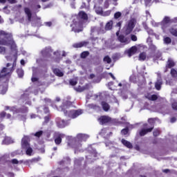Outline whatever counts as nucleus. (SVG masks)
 Listing matches in <instances>:
<instances>
[{
    "instance_id": "nucleus-1",
    "label": "nucleus",
    "mask_w": 177,
    "mask_h": 177,
    "mask_svg": "<svg viewBox=\"0 0 177 177\" xmlns=\"http://www.w3.org/2000/svg\"><path fill=\"white\" fill-rule=\"evenodd\" d=\"M0 45L9 46L12 55L11 57L6 56V57L7 60H12L13 62L12 65L8 63L7 64L6 68L2 69L0 73V78H2V77H6V75L10 74L13 71V67L16 66V60H17V46L15 40L12 38V35L3 30H0Z\"/></svg>"
},
{
    "instance_id": "nucleus-2",
    "label": "nucleus",
    "mask_w": 177,
    "mask_h": 177,
    "mask_svg": "<svg viewBox=\"0 0 177 177\" xmlns=\"http://www.w3.org/2000/svg\"><path fill=\"white\" fill-rule=\"evenodd\" d=\"M172 23H177V17L171 19V18L166 17L164 18L161 24L152 22V25L154 26V27H159V26H161L163 32L168 34V31H169L170 34L174 35V37H177V30L175 28L176 26L169 28V26H171Z\"/></svg>"
},
{
    "instance_id": "nucleus-3",
    "label": "nucleus",
    "mask_w": 177,
    "mask_h": 177,
    "mask_svg": "<svg viewBox=\"0 0 177 177\" xmlns=\"http://www.w3.org/2000/svg\"><path fill=\"white\" fill-rule=\"evenodd\" d=\"M68 106H71V102L66 101V102H64L63 107H60L59 110L61 109L62 111H64L65 115L66 117H69V118H77V117H79V115H81L84 112L81 109L78 110H73L70 111L68 109L66 110L64 109H67Z\"/></svg>"
},
{
    "instance_id": "nucleus-4",
    "label": "nucleus",
    "mask_w": 177,
    "mask_h": 177,
    "mask_svg": "<svg viewBox=\"0 0 177 177\" xmlns=\"http://www.w3.org/2000/svg\"><path fill=\"white\" fill-rule=\"evenodd\" d=\"M79 19H81L80 21H73V24L71 25L72 31L75 32H80L82 31V24H84V20H88V15L85 12L81 11L79 12Z\"/></svg>"
},
{
    "instance_id": "nucleus-5",
    "label": "nucleus",
    "mask_w": 177,
    "mask_h": 177,
    "mask_svg": "<svg viewBox=\"0 0 177 177\" xmlns=\"http://www.w3.org/2000/svg\"><path fill=\"white\" fill-rule=\"evenodd\" d=\"M89 136L86 134L79 133L76 138L72 139V141L68 142V146L73 147V149H80L82 145V142H85L86 139H88Z\"/></svg>"
},
{
    "instance_id": "nucleus-6",
    "label": "nucleus",
    "mask_w": 177,
    "mask_h": 177,
    "mask_svg": "<svg viewBox=\"0 0 177 177\" xmlns=\"http://www.w3.org/2000/svg\"><path fill=\"white\" fill-rule=\"evenodd\" d=\"M22 149H25L26 156H32V148L30 147L28 143V136H24L21 141Z\"/></svg>"
},
{
    "instance_id": "nucleus-7",
    "label": "nucleus",
    "mask_w": 177,
    "mask_h": 177,
    "mask_svg": "<svg viewBox=\"0 0 177 177\" xmlns=\"http://www.w3.org/2000/svg\"><path fill=\"white\" fill-rule=\"evenodd\" d=\"M136 24V19H131L129 21H128L126 26L124 27V31L125 34H131L132 32V30L133 28H135V26Z\"/></svg>"
},
{
    "instance_id": "nucleus-8",
    "label": "nucleus",
    "mask_w": 177,
    "mask_h": 177,
    "mask_svg": "<svg viewBox=\"0 0 177 177\" xmlns=\"http://www.w3.org/2000/svg\"><path fill=\"white\" fill-rule=\"evenodd\" d=\"M66 138V139H70V137H67L64 133L60 132H55L54 135L55 142L57 145H60L62 143V140Z\"/></svg>"
},
{
    "instance_id": "nucleus-9",
    "label": "nucleus",
    "mask_w": 177,
    "mask_h": 177,
    "mask_svg": "<svg viewBox=\"0 0 177 177\" xmlns=\"http://www.w3.org/2000/svg\"><path fill=\"white\" fill-rule=\"evenodd\" d=\"M56 122L58 128H64L68 124V122H66L64 120H62L60 118H57L56 120Z\"/></svg>"
},
{
    "instance_id": "nucleus-10",
    "label": "nucleus",
    "mask_w": 177,
    "mask_h": 177,
    "mask_svg": "<svg viewBox=\"0 0 177 177\" xmlns=\"http://www.w3.org/2000/svg\"><path fill=\"white\" fill-rule=\"evenodd\" d=\"M137 50L138 48H136V46H133L129 50H127L124 53L125 55H127L129 57H131V56H133V55L136 53Z\"/></svg>"
},
{
    "instance_id": "nucleus-11",
    "label": "nucleus",
    "mask_w": 177,
    "mask_h": 177,
    "mask_svg": "<svg viewBox=\"0 0 177 177\" xmlns=\"http://www.w3.org/2000/svg\"><path fill=\"white\" fill-rule=\"evenodd\" d=\"M98 121L101 125H103V124H107V122H110L111 121V118L109 116H101Z\"/></svg>"
},
{
    "instance_id": "nucleus-12",
    "label": "nucleus",
    "mask_w": 177,
    "mask_h": 177,
    "mask_svg": "<svg viewBox=\"0 0 177 177\" xmlns=\"http://www.w3.org/2000/svg\"><path fill=\"white\" fill-rule=\"evenodd\" d=\"M52 52V48H46V49L41 50V56L42 57H48L50 56V53Z\"/></svg>"
},
{
    "instance_id": "nucleus-13",
    "label": "nucleus",
    "mask_w": 177,
    "mask_h": 177,
    "mask_svg": "<svg viewBox=\"0 0 177 177\" xmlns=\"http://www.w3.org/2000/svg\"><path fill=\"white\" fill-rule=\"evenodd\" d=\"M118 39L120 41V42H121L122 44H129V42H131V39L128 37H125L123 35H120L118 37Z\"/></svg>"
},
{
    "instance_id": "nucleus-14",
    "label": "nucleus",
    "mask_w": 177,
    "mask_h": 177,
    "mask_svg": "<svg viewBox=\"0 0 177 177\" xmlns=\"http://www.w3.org/2000/svg\"><path fill=\"white\" fill-rule=\"evenodd\" d=\"M15 140L12 139L10 137H6L5 139L3 140V145H10L13 143Z\"/></svg>"
},
{
    "instance_id": "nucleus-15",
    "label": "nucleus",
    "mask_w": 177,
    "mask_h": 177,
    "mask_svg": "<svg viewBox=\"0 0 177 177\" xmlns=\"http://www.w3.org/2000/svg\"><path fill=\"white\" fill-rule=\"evenodd\" d=\"M24 11L28 17V21H31V17L32 16V15L31 14V10L28 8H25Z\"/></svg>"
},
{
    "instance_id": "nucleus-16",
    "label": "nucleus",
    "mask_w": 177,
    "mask_h": 177,
    "mask_svg": "<svg viewBox=\"0 0 177 177\" xmlns=\"http://www.w3.org/2000/svg\"><path fill=\"white\" fill-rule=\"evenodd\" d=\"M86 89H88V85L86 86H78L75 87V90H76L77 92H84Z\"/></svg>"
},
{
    "instance_id": "nucleus-17",
    "label": "nucleus",
    "mask_w": 177,
    "mask_h": 177,
    "mask_svg": "<svg viewBox=\"0 0 177 177\" xmlns=\"http://www.w3.org/2000/svg\"><path fill=\"white\" fill-rule=\"evenodd\" d=\"M8 91V84H5L3 86H0V93L5 95Z\"/></svg>"
},
{
    "instance_id": "nucleus-18",
    "label": "nucleus",
    "mask_w": 177,
    "mask_h": 177,
    "mask_svg": "<svg viewBox=\"0 0 177 177\" xmlns=\"http://www.w3.org/2000/svg\"><path fill=\"white\" fill-rule=\"evenodd\" d=\"M53 73L55 75H57V77H63V75H64V73H63V71H62L59 68L54 69Z\"/></svg>"
},
{
    "instance_id": "nucleus-19",
    "label": "nucleus",
    "mask_w": 177,
    "mask_h": 177,
    "mask_svg": "<svg viewBox=\"0 0 177 177\" xmlns=\"http://www.w3.org/2000/svg\"><path fill=\"white\" fill-rule=\"evenodd\" d=\"M151 131H153V127H151L150 129H142L140 131V136H145V135H146V133H148V132H151Z\"/></svg>"
},
{
    "instance_id": "nucleus-20",
    "label": "nucleus",
    "mask_w": 177,
    "mask_h": 177,
    "mask_svg": "<svg viewBox=\"0 0 177 177\" xmlns=\"http://www.w3.org/2000/svg\"><path fill=\"white\" fill-rule=\"evenodd\" d=\"M161 85H162V80L161 79H158L155 84L156 89H157V91H160V89H161Z\"/></svg>"
},
{
    "instance_id": "nucleus-21",
    "label": "nucleus",
    "mask_w": 177,
    "mask_h": 177,
    "mask_svg": "<svg viewBox=\"0 0 177 177\" xmlns=\"http://www.w3.org/2000/svg\"><path fill=\"white\" fill-rule=\"evenodd\" d=\"M5 110L6 111H12L13 114H15V113H19V111H17L14 106L10 107L9 106H7L5 107Z\"/></svg>"
},
{
    "instance_id": "nucleus-22",
    "label": "nucleus",
    "mask_w": 177,
    "mask_h": 177,
    "mask_svg": "<svg viewBox=\"0 0 177 177\" xmlns=\"http://www.w3.org/2000/svg\"><path fill=\"white\" fill-rule=\"evenodd\" d=\"M87 44L88 43L85 42V41L75 44H73V48H82V46H86Z\"/></svg>"
},
{
    "instance_id": "nucleus-23",
    "label": "nucleus",
    "mask_w": 177,
    "mask_h": 177,
    "mask_svg": "<svg viewBox=\"0 0 177 177\" xmlns=\"http://www.w3.org/2000/svg\"><path fill=\"white\" fill-rule=\"evenodd\" d=\"M102 109L104 111H109L110 110V105L105 102H102Z\"/></svg>"
},
{
    "instance_id": "nucleus-24",
    "label": "nucleus",
    "mask_w": 177,
    "mask_h": 177,
    "mask_svg": "<svg viewBox=\"0 0 177 177\" xmlns=\"http://www.w3.org/2000/svg\"><path fill=\"white\" fill-rule=\"evenodd\" d=\"M122 145H124V146H126V147H128V149H132V144H131V142H128L127 140L122 139Z\"/></svg>"
},
{
    "instance_id": "nucleus-25",
    "label": "nucleus",
    "mask_w": 177,
    "mask_h": 177,
    "mask_svg": "<svg viewBox=\"0 0 177 177\" xmlns=\"http://www.w3.org/2000/svg\"><path fill=\"white\" fill-rule=\"evenodd\" d=\"M94 8L95 10V12L97 13V15H102L103 13V9L102 8V7L97 6H94Z\"/></svg>"
},
{
    "instance_id": "nucleus-26",
    "label": "nucleus",
    "mask_w": 177,
    "mask_h": 177,
    "mask_svg": "<svg viewBox=\"0 0 177 177\" xmlns=\"http://www.w3.org/2000/svg\"><path fill=\"white\" fill-rule=\"evenodd\" d=\"M145 97H147V99H149V100H157L158 99L157 95L151 94H148L145 96Z\"/></svg>"
},
{
    "instance_id": "nucleus-27",
    "label": "nucleus",
    "mask_w": 177,
    "mask_h": 177,
    "mask_svg": "<svg viewBox=\"0 0 177 177\" xmlns=\"http://www.w3.org/2000/svg\"><path fill=\"white\" fill-rule=\"evenodd\" d=\"M142 25H143V27L145 28V30H147V32H148V34H149V35H153V34H154V33L153 32V30L149 29V28H147V25H146V23L143 22V23H142Z\"/></svg>"
},
{
    "instance_id": "nucleus-28",
    "label": "nucleus",
    "mask_w": 177,
    "mask_h": 177,
    "mask_svg": "<svg viewBox=\"0 0 177 177\" xmlns=\"http://www.w3.org/2000/svg\"><path fill=\"white\" fill-rule=\"evenodd\" d=\"M112 28H113V21H110L106 24L105 30H111Z\"/></svg>"
},
{
    "instance_id": "nucleus-29",
    "label": "nucleus",
    "mask_w": 177,
    "mask_h": 177,
    "mask_svg": "<svg viewBox=\"0 0 177 177\" xmlns=\"http://www.w3.org/2000/svg\"><path fill=\"white\" fill-rule=\"evenodd\" d=\"M4 117H6V118H10V114L8 113L6 115V112L3 111L0 113V120H2Z\"/></svg>"
},
{
    "instance_id": "nucleus-30",
    "label": "nucleus",
    "mask_w": 177,
    "mask_h": 177,
    "mask_svg": "<svg viewBox=\"0 0 177 177\" xmlns=\"http://www.w3.org/2000/svg\"><path fill=\"white\" fill-rule=\"evenodd\" d=\"M175 66V62L171 59H169L167 62V67H169V68H171V67H174Z\"/></svg>"
},
{
    "instance_id": "nucleus-31",
    "label": "nucleus",
    "mask_w": 177,
    "mask_h": 177,
    "mask_svg": "<svg viewBox=\"0 0 177 177\" xmlns=\"http://www.w3.org/2000/svg\"><path fill=\"white\" fill-rule=\"evenodd\" d=\"M147 55H146V53H142L140 54V56H139V60L141 61V62H143L145 61V59H147Z\"/></svg>"
},
{
    "instance_id": "nucleus-32",
    "label": "nucleus",
    "mask_w": 177,
    "mask_h": 177,
    "mask_svg": "<svg viewBox=\"0 0 177 177\" xmlns=\"http://www.w3.org/2000/svg\"><path fill=\"white\" fill-rule=\"evenodd\" d=\"M106 133H109V130L106 129H103L102 131H101V133H100V135L102 136H104V138H109V136H106Z\"/></svg>"
},
{
    "instance_id": "nucleus-33",
    "label": "nucleus",
    "mask_w": 177,
    "mask_h": 177,
    "mask_svg": "<svg viewBox=\"0 0 177 177\" xmlns=\"http://www.w3.org/2000/svg\"><path fill=\"white\" fill-rule=\"evenodd\" d=\"M8 53V50L3 46H0V55H6Z\"/></svg>"
},
{
    "instance_id": "nucleus-34",
    "label": "nucleus",
    "mask_w": 177,
    "mask_h": 177,
    "mask_svg": "<svg viewBox=\"0 0 177 177\" xmlns=\"http://www.w3.org/2000/svg\"><path fill=\"white\" fill-rule=\"evenodd\" d=\"M11 162L12 163L13 165H18V164H21V162H23V161L20 160H17V159H12L11 160Z\"/></svg>"
},
{
    "instance_id": "nucleus-35",
    "label": "nucleus",
    "mask_w": 177,
    "mask_h": 177,
    "mask_svg": "<svg viewBox=\"0 0 177 177\" xmlns=\"http://www.w3.org/2000/svg\"><path fill=\"white\" fill-rule=\"evenodd\" d=\"M104 63H107L108 64H110L111 63V58L109 56H106L104 58Z\"/></svg>"
},
{
    "instance_id": "nucleus-36",
    "label": "nucleus",
    "mask_w": 177,
    "mask_h": 177,
    "mask_svg": "<svg viewBox=\"0 0 177 177\" xmlns=\"http://www.w3.org/2000/svg\"><path fill=\"white\" fill-rule=\"evenodd\" d=\"M17 73L20 78L24 75V72L23 71V69L20 68L17 71Z\"/></svg>"
},
{
    "instance_id": "nucleus-37",
    "label": "nucleus",
    "mask_w": 177,
    "mask_h": 177,
    "mask_svg": "<svg viewBox=\"0 0 177 177\" xmlns=\"http://www.w3.org/2000/svg\"><path fill=\"white\" fill-rule=\"evenodd\" d=\"M102 2H103V0H94L95 7L96 6H100Z\"/></svg>"
},
{
    "instance_id": "nucleus-38",
    "label": "nucleus",
    "mask_w": 177,
    "mask_h": 177,
    "mask_svg": "<svg viewBox=\"0 0 177 177\" xmlns=\"http://www.w3.org/2000/svg\"><path fill=\"white\" fill-rule=\"evenodd\" d=\"M88 55H89V53L88 51H84V52L82 53L81 57L82 59H85V57H86V56H88Z\"/></svg>"
},
{
    "instance_id": "nucleus-39",
    "label": "nucleus",
    "mask_w": 177,
    "mask_h": 177,
    "mask_svg": "<svg viewBox=\"0 0 177 177\" xmlns=\"http://www.w3.org/2000/svg\"><path fill=\"white\" fill-rule=\"evenodd\" d=\"M171 74L172 77H177V71L174 69V68H172L171 70Z\"/></svg>"
},
{
    "instance_id": "nucleus-40",
    "label": "nucleus",
    "mask_w": 177,
    "mask_h": 177,
    "mask_svg": "<svg viewBox=\"0 0 177 177\" xmlns=\"http://www.w3.org/2000/svg\"><path fill=\"white\" fill-rule=\"evenodd\" d=\"M70 84L72 86L76 85L77 84V78L71 80Z\"/></svg>"
},
{
    "instance_id": "nucleus-41",
    "label": "nucleus",
    "mask_w": 177,
    "mask_h": 177,
    "mask_svg": "<svg viewBox=\"0 0 177 177\" xmlns=\"http://www.w3.org/2000/svg\"><path fill=\"white\" fill-rule=\"evenodd\" d=\"M164 42L165 44H171V38L169 37H165L164 38Z\"/></svg>"
},
{
    "instance_id": "nucleus-42",
    "label": "nucleus",
    "mask_w": 177,
    "mask_h": 177,
    "mask_svg": "<svg viewBox=\"0 0 177 177\" xmlns=\"http://www.w3.org/2000/svg\"><path fill=\"white\" fill-rule=\"evenodd\" d=\"M149 49H151V50H156V49H157V48L154 46V44L150 43L149 44Z\"/></svg>"
},
{
    "instance_id": "nucleus-43",
    "label": "nucleus",
    "mask_w": 177,
    "mask_h": 177,
    "mask_svg": "<svg viewBox=\"0 0 177 177\" xmlns=\"http://www.w3.org/2000/svg\"><path fill=\"white\" fill-rule=\"evenodd\" d=\"M114 17H115V19H119V17H121V12H118L115 13Z\"/></svg>"
},
{
    "instance_id": "nucleus-44",
    "label": "nucleus",
    "mask_w": 177,
    "mask_h": 177,
    "mask_svg": "<svg viewBox=\"0 0 177 177\" xmlns=\"http://www.w3.org/2000/svg\"><path fill=\"white\" fill-rule=\"evenodd\" d=\"M111 13V10H108L105 12H102V16H110V14Z\"/></svg>"
},
{
    "instance_id": "nucleus-45",
    "label": "nucleus",
    "mask_w": 177,
    "mask_h": 177,
    "mask_svg": "<svg viewBox=\"0 0 177 177\" xmlns=\"http://www.w3.org/2000/svg\"><path fill=\"white\" fill-rule=\"evenodd\" d=\"M122 135H127L128 134V129H124L121 131Z\"/></svg>"
},
{
    "instance_id": "nucleus-46",
    "label": "nucleus",
    "mask_w": 177,
    "mask_h": 177,
    "mask_svg": "<svg viewBox=\"0 0 177 177\" xmlns=\"http://www.w3.org/2000/svg\"><path fill=\"white\" fill-rule=\"evenodd\" d=\"M110 2H111V0H106L104 2V8H109Z\"/></svg>"
},
{
    "instance_id": "nucleus-47",
    "label": "nucleus",
    "mask_w": 177,
    "mask_h": 177,
    "mask_svg": "<svg viewBox=\"0 0 177 177\" xmlns=\"http://www.w3.org/2000/svg\"><path fill=\"white\" fill-rule=\"evenodd\" d=\"M171 106L174 110H177V102H173Z\"/></svg>"
},
{
    "instance_id": "nucleus-48",
    "label": "nucleus",
    "mask_w": 177,
    "mask_h": 177,
    "mask_svg": "<svg viewBox=\"0 0 177 177\" xmlns=\"http://www.w3.org/2000/svg\"><path fill=\"white\" fill-rule=\"evenodd\" d=\"M44 132L42 131H38L35 134V136H37V138H39V136H41V135H42Z\"/></svg>"
},
{
    "instance_id": "nucleus-49",
    "label": "nucleus",
    "mask_w": 177,
    "mask_h": 177,
    "mask_svg": "<svg viewBox=\"0 0 177 177\" xmlns=\"http://www.w3.org/2000/svg\"><path fill=\"white\" fill-rule=\"evenodd\" d=\"M131 41H138V37L135 35H131Z\"/></svg>"
},
{
    "instance_id": "nucleus-50",
    "label": "nucleus",
    "mask_w": 177,
    "mask_h": 177,
    "mask_svg": "<svg viewBox=\"0 0 177 177\" xmlns=\"http://www.w3.org/2000/svg\"><path fill=\"white\" fill-rule=\"evenodd\" d=\"M158 135H160V131H158V130H155V131H153V136H158Z\"/></svg>"
},
{
    "instance_id": "nucleus-51",
    "label": "nucleus",
    "mask_w": 177,
    "mask_h": 177,
    "mask_svg": "<svg viewBox=\"0 0 177 177\" xmlns=\"http://www.w3.org/2000/svg\"><path fill=\"white\" fill-rule=\"evenodd\" d=\"M22 55H24V56H29V54L24 50H21Z\"/></svg>"
},
{
    "instance_id": "nucleus-52",
    "label": "nucleus",
    "mask_w": 177,
    "mask_h": 177,
    "mask_svg": "<svg viewBox=\"0 0 177 177\" xmlns=\"http://www.w3.org/2000/svg\"><path fill=\"white\" fill-rule=\"evenodd\" d=\"M45 24L47 27H50L52 26V22H46Z\"/></svg>"
},
{
    "instance_id": "nucleus-53",
    "label": "nucleus",
    "mask_w": 177,
    "mask_h": 177,
    "mask_svg": "<svg viewBox=\"0 0 177 177\" xmlns=\"http://www.w3.org/2000/svg\"><path fill=\"white\" fill-rule=\"evenodd\" d=\"M37 80H38V79H37V77H34V73H33V76H32V82H35V81H37Z\"/></svg>"
},
{
    "instance_id": "nucleus-54",
    "label": "nucleus",
    "mask_w": 177,
    "mask_h": 177,
    "mask_svg": "<svg viewBox=\"0 0 177 177\" xmlns=\"http://www.w3.org/2000/svg\"><path fill=\"white\" fill-rule=\"evenodd\" d=\"M155 2H162V3H165V0H154Z\"/></svg>"
},
{
    "instance_id": "nucleus-55",
    "label": "nucleus",
    "mask_w": 177,
    "mask_h": 177,
    "mask_svg": "<svg viewBox=\"0 0 177 177\" xmlns=\"http://www.w3.org/2000/svg\"><path fill=\"white\" fill-rule=\"evenodd\" d=\"M145 5L147 6L150 2H151V0H145Z\"/></svg>"
},
{
    "instance_id": "nucleus-56",
    "label": "nucleus",
    "mask_w": 177,
    "mask_h": 177,
    "mask_svg": "<svg viewBox=\"0 0 177 177\" xmlns=\"http://www.w3.org/2000/svg\"><path fill=\"white\" fill-rule=\"evenodd\" d=\"M44 120H45V122H48V121H49V116H46L44 118Z\"/></svg>"
},
{
    "instance_id": "nucleus-57",
    "label": "nucleus",
    "mask_w": 177,
    "mask_h": 177,
    "mask_svg": "<svg viewBox=\"0 0 177 177\" xmlns=\"http://www.w3.org/2000/svg\"><path fill=\"white\" fill-rule=\"evenodd\" d=\"M44 113H49V109L46 107V108L44 109Z\"/></svg>"
},
{
    "instance_id": "nucleus-58",
    "label": "nucleus",
    "mask_w": 177,
    "mask_h": 177,
    "mask_svg": "<svg viewBox=\"0 0 177 177\" xmlns=\"http://www.w3.org/2000/svg\"><path fill=\"white\" fill-rule=\"evenodd\" d=\"M10 3H16V0H8Z\"/></svg>"
},
{
    "instance_id": "nucleus-59",
    "label": "nucleus",
    "mask_w": 177,
    "mask_h": 177,
    "mask_svg": "<svg viewBox=\"0 0 177 177\" xmlns=\"http://www.w3.org/2000/svg\"><path fill=\"white\" fill-rule=\"evenodd\" d=\"M88 107H90L91 109H96V106L93 104L88 105Z\"/></svg>"
},
{
    "instance_id": "nucleus-60",
    "label": "nucleus",
    "mask_w": 177,
    "mask_h": 177,
    "mask_svg": "<svg viewBox=\"0 0 177 177\" xmlns=\"http://www.w3.org/2000/svg\"><path fill=\"white\" fill-rule=\"evenodd\" d=\"M146 15H147V17H150V12H149V11H146Z\"/></svg>"
},
{
    "instance_id": "nucleus-61",
    "label": "nucleus",
    "mask_w": 177,
    "mask_h": 177,
    "mask_svg": "<svg viewBox=\"0 0 177 177\" xmlns=\"http://www.w3.org/2000/svg\"><path fill=\"white\" fill-rule=\"evenodd\" d=\"M175 121H176V118H172L171 119V122H175Z\"/></svg>"
},
{
    "instance_id": "nucleus-62",
    "label": "nucleus",
    "mask_w": 177,
    "mask_h": 177,
    "mask_svg": "<svg viewBox=\"0 0 177 177\" xmlns=\"http://www.w3.org/2000/svg\"><path fill=\"white\" fill-rule=\"evenodd\" d=\"M21 64L22 66H24V64H26V62H24V59H21Z\"/></svg>"
},
{
    "instance_id": "nucleus-63",
    "label": "nucleus",
    "mask_w": 177,
    "mask_h": 177,
    "mask_svg": "<svg viewBox=\"0 0 177 177\" xmlns=\"http://www.w3.org/2000/svg\"><path fill=\"white\" fill-rule=\"evenodd\" d=\"M116 27H118L120 28V27H121V22H118L117 24H116Z\"/></svg>"
},
{
    "instance_id": "nucleus-64",
    "label": "nucleus",
    "mask_w": 177,
    "mask_h": 177,
    "mask_svg": "<svg viewBox=\"0 0 177 177\" xmlns=\"http://www.w3.org/2000/svg\"><path fill=\"white\" fill-rule=\"evenodd\" d=\"M45 101H46L47 103H51V102H50V100H49V99H48V98L45 99Z\"/></svg>"
}]
</instances>
